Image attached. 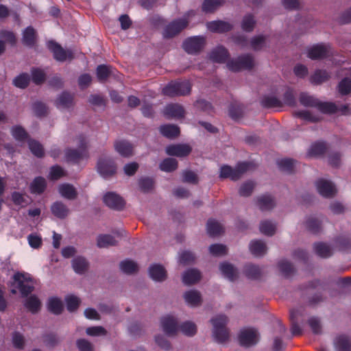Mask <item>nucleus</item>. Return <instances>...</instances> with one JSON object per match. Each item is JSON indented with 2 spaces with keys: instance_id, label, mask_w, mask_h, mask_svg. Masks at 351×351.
Segmentation results:
<instances>
[{
  "instance_id": "obj_54",
  "label": "nucleus",
  "mask_w": 351,
  "mask_h": 351,
  "mask_svg": "<svg viewBox=\"0 0 351 351\" xmlns=\"http://www.w3.org/2000/svg\"><path fill=\"white\" fill-rule=\"evenodd\" d=\"M29 147L31 152L36 156L41 157L44 154L42 145L34 140H29L28 141Z\"/></svg>"
},
{
  "instance_id": "obj_17",
  "label": "nucleus",
  "mask_w": 351,
  "mask_h": 351,
  "mask_svg": "<svg viewBox=\"0 0 351 351\" xmlns=\"http://www.w3.org/2000/svg\"><path fill=\"white\" fill-rule=\"evenodd\" d=\"M47 46L53 52L54 58L58 61L71 60L73 58L71 51L63 49L59 45L53 41H49Z\"/></svg>"
},
{
  "instance_id": "obj_23",
  "label": "nucleus",
  "mask_w": 351,
  "mask_h": 351,
  "mask_svg": "<svg viewBox=\"0 0 351 351\" xmlns=\"http://www.w3.org/2000/svg\"><path fill=\"white\" fill-rule=\"evenodd\" d=\"M55 105L60 110L69 109L73 106V96L68 93H62L56 99Z\"/></svg>"
},
{
  "instance_id": "obj_30",
  "label": "nucleus",
  "mask_w": 351,
  "mask_h": 351,
  "mask_svg": "<svg viewBox=\"0 0 351 351\" xmlns=\"http://www.w3.org/2000/svg\"><path fill=\"white\" fill-rule=\"evenodd\" d=\"M89 263L83 256H76L72 260V267L78 274H84L88 269Z\"/></svg>"
},
{
  "instance_id": "obj_60",
  "label": "nucleus",
  "mask_w": 351,
  "mask_h": 351,
  "mask_svg": "<svg viewBox=\"0 0 351 351\" xmlns=\"http://www.w3.org/2000/svg\"><path fill=\"white\" fill-rule=\"evenodd\" d=\"M295 117H298L299 118H301L303 120L315 122L319 120V118L317 116L313 115L308 110H300L295 112L294 113Z\"/></svg>"
},
{
  "instance_id": "obj_47",
  "label": "nucleus",
  "mask_w": 351,
  "mask_h": 351,
  "mask_svg": "<svg viewBox=\"0 0 351 351\" xmlns=\"http://www.w3.org/2000/svg\"><path fill=\"white\" fill-rule=\"evenodd\" d=\"M255 187V183L253 181H247L243 182L239 187V193L241 196H250Z\"/></svg>"
},
{
  "instance_id": "obj_58",
  "label": "nucleus",
  "mask_w": 351,
  "mask_h": 351,
  "mask_svg": "<svg viewBox=\"0 0 351 351\" xmlns=\"http://www.w3.org/2000/svg\"><path fill=\"white\" fill-rule=\"evenodd\" d=\"M223 0H205L203 4V10L206 12H211L220 6Z\"/></svg>"
},
{
  "instance_id": "obj_5",
  "label": "nucleus",
  "mask_w": 351,
  "mask_h": 351,
  "mask_svg": "<svg viewBox=\"0 0 351 351\" xmlns=\"http://www.w3.org/2000/svg\"><path fill=\"white\" fill-rule=\"evenodd\" d=\"M250 169V164L247 162L239 163L235 168L224 165L220 169V177L230 178L232 180L239 179L244 173Z\"/></svg>"
},
{
  "instance_id": "obj_22",
  "label": "nucleus",
  "mask_w": 351,
  "mask_h": 351,
  "mask_svg": "<svg viewBox=\"0 0 351 351\" xmlns=\"http://www.w3.org/2000/svg\"><path fill=\"white\" fill-rule=\"evenodd\" d=\"M299 312L297 311H290L289 319L291 324V332L293 336H300L302 334V330L299 326V323H303L304 319L298 317Z\"/></svg>"
},
{
  "instance_id": "obj_29",
  "label": "nucleus",
  "mask_w": 351,
  "mask_h": 351,
  "mask_svg": "<svg viewBox=\"0 0 351 351\" xmlns=\"http://www.w3.org/2000/svg\"><path fill=\"white\" fill-rule=\"evenodd\" d=\"M249 247L250 252L256 257L263 256L267 250L266 244L261 240L252 241Z\"/></svg>"
},
{
  "instance_id": "obj_40",
  "label": "nucleus",
  "mask_w": 351,
  "mask_h": 351,
  "mask_svg": "<svg viewBox=\"0 0 351 351\" xmlns=\"http://www.w3.org/2000/svg\"><path fill=\"white\" fill-rule=\"evenodd\" d=\"M314 249L316 254L322 258L329 257L332 254V247L324 243H318L315 244Z\"/></svg>"
},
{
  "instance_id": "obj_37",
  "label": "nucleus",
  "mask_w": 351,
  "mask_h": 351,
  "mask_svg": "<svg viewBox=\"0 0 351 351\" xmlns=\"http://www.w3.org/2000/svg\"><path fill=\"white\" fill-rule=\"evenodd\" d=\"M179 330L187 337H193L196 335L197 328L195 323L191 321H186L179 326Z\"/></svg>"
},
{
  "instance_id": "obj_1",
  "label": "nucleus",
  "mask_w": 351,
  "mask_h": 351,
  "mask_svg": "<svg viewBox=\"0 0 351 351\" xmlns=\"http://www.w3.org/2000/svg\"><path fill=\"white\" fill-rule=\"evenodd\" d=\"M34 289V282L28 274L16 273L12 277L11 291L16 293L18 291L23 296H26Z\"/></svg>"
},
{
  "instance_id": "obj_6",
  "label": "nucleus",
  "mask_w": 351,
  "mask_h": 351,
  "mask_svg": "<svg viewBox=\"0 0 351 351\" xmlns=\"http://www.w3.org/2000/svg\"><path fill=\"white\" fill-rule=\"evenodd\" d=\"M191 91L190 83L184 82H171L162 88V93L169 97L184 95Z\"/></svg>"
},
{
  "instance_id": "obj_18",
  "label": "nucleus",
  "mask_w": 351,
  "mask_h": 351,
  "mask_svg": "<svg viewBox=\"0 0 351 351\" xmlns=\"http://www.w3.org/2000/svg\"><path fill=\"white\" fill-rule=\"evenodd\" d=\"M104 202L107 206L115 210H121L125 205L123 199L114 192L106 193L104 195Z\"/></svg>"
},
{
  "instance_id": "obj_4",
  "label": "nucleus",
  "mask_w": 351,
  "mask_h": 351,
  "mask_svg": "<svg viewBox=\"0 0 351 351\" xmlns=\"http://www.w3.org/2000/svg\"><path fill=\"white\" fill-rule=\"evenodd\" d=\"M194 15V12H189L183 18L173 20L166 25L162 30V35L165 38H172L181 32L189 23V19Z\"/></svg>"
},
{
  "instance_id": "obj_11",
  "label": "nucleus",
  "mask_w": 351,
  "mask_h": 351,
  "mask_svg": "<svg viewBox=\"0 0 351 351\" xmlns=\"http://www.w3.org/2000/svg\"><path fill=\"white\" fill-rule=\"evenodd\" d=\"M206 43L205 38L201 36L189 38L183 43V48L188 53L195 54L199 52Z\"/></svg>"
},
{
  "instance_id": "obj_16",
  "label": "nucleus",
  "mask_w": 351,
  "mask_h": 351,
  "mask_svg": "<svg viewBox=\"0 0 351 351\" xmlns=\"http://www.w3.org/2000/svg\"><path fill=\"white\" fill-rule=\"evenodd\" d=\"M219 270L223 278L231 282L236 280L239 277L237 268L228 261L221 263L219 265Z\"/></svg>"
},
{
  "instance_id": "obj_53",
  "label": "nucleus",
  "mask_w": 351,
  "mask_h": 351,
  "mask_svg": "<svg viewBox=\"0 0 351 351\" xmlns=\"http://www.w3.org/2000/svg\"><path fill=\"white\" fill-rule=\"evenodd\" d=\"M255 23L254 16L251 14H247L244 16L242 21V29L246 32H251L254 27Z\"/></svg>"
},
{
  "instance_id": "obj_31",
  "label": "nucleus",
  "mask_w": 351,
  "mask_h": 351,
  "mask_svg": "<svg viewBox=\"0 0 351 351\" xmlns=\"http://www.w3.org/2000/svg\"><path fill=\"white\" fill-rule=\"evenodd\" d=\"M58 191L62 197L68 199H74L77 195L75 188L72 184L68 183L59 185Z\"/></svg>"
},
{
  "instance_id": "obj_10",
  "label": "nucleus",
  "mask_w": 351,
  "mask_h": 351,
  "mask_svg": "<svg viewBox=\"0 0 351 351\" xmlns=\"http://www.w3.org/2000/svg\"><path fill=\"white\" fill-rule=\"evenodd\" d=\"M97 169L102 177L106 178L115 173L116 165L110 157L104 156L99 158Z\"/></svg>"
},
{
  "instance_id": "obj_51",
  "label": "nucleus",
  "mask_w": 351,
  "mask_h": 351,
  "mask_svg": "<svg viewBox=\"0 0 351 351\" xmlns=\"http://www.w3.org/2000/svg\"><path fill=\"white\" fill-rule=\"evenodd\" d=\"M29 80L30 78L27 73H22L15 77L13 82L16 87L24 88L28 85Z\"/></svg>"
},
{
  "instance_id": "obj_13",
  "label": "nucleus",
  "mask_w": 351,
  "mask_h": 351,
  "mask_svg": "<svg viewBox=\"0 0 351 351\" xmlns=\"http://www.w3.org/2000/svg\"><path fill=\"white\" fill-rule=\"evenodd\" d=\"M324 217L322 215L307 216L302 224L305 229L313 233L319 232L323 228Z\"/></svg>"
},
{
  "instance_id": "obj_46",
  "label": "nucleus",
  "mask_w": 351,
  "mask_h": 351,
  "mask_svg": "<svg viewBox=\"0 0 351 351\" xmlns=\"http://www.w3.org/2000/svg\"><path fill=\"white\" fill-rule=\"evenodd\" d=\"M330 75L325 70H317L311 76V81L315 84H319L328 80Z\"/></svg>"
},
{
  "instance_id": "obj_57",
  "label": "nucleus",
  "mask_w": 351,
  "mask_h": 351,
  "mask_svg": "<svg viewBox=\"0 0 351 351\" xmlns=\"http://www.w3.org/2000/svg\"><path fill=\"white\" fill-rule=\"evenodd\" d=\"M209 251L213 256H219L227 253L226 247L221 244H213L209 247Z\"/></svg>"
},
{
  "instance_id": "obj_2",
  "label": "nucleus",
  "mask_w": 351,
  "mask_h": 351,
  "mask_svg": "<svg viewBox=\"0 0 351 351\" xmlns=\"http://www.w3.org/2000/svg\"><path fill=\"white\" fill-rule=\"evenodd\" d=\"M210 322L213 326V336L215 340L219 343H223L228 340L230 332L226 328L228 318L224 315H219L213 317Z\"/></svg>"
},
{
  "instance_id": "obj_43",
  "label": "nucleus",
  "mask_w": 351,
  "mask_h": 351,
  "mask_svg": "<svg viewBox=\"0 0 351 351\" xmlns=\"http://www.w3.org/2000/svg\"><path fill=\"white\" fill-rule=\"evenodd\" d=\"M337 90L341 95H347L351 93V79L345 77L342 79L337 86Z\"/></svg>"
},
{
  "instance_id": "obj_7",
  "label": "nucleus",
  "mask_w": 351,
  "mask_h": 351,
  "mask_svg": "<svg viewBox=\"0 0 351 351\" xmlns=\"http://www.w3.org/2000/svg\"><path fill=\"white\" fill-rule=\"evenodd\" d=\"M77 141L79 149H68L65 151V157L68 161L77 162L87 156V152L86 150V138L83 136H80L77 138Z\"/></svg>"
},
{
  "instance_id": "obj_56",
  "label": "nucleus",
  "mask_w": 351,
  "mask_h": 351,
  "mask_svg": "<svg viewBox=\"0 0 351 351\" xmlns=\"http://www.w3.org/2000/svg\"><path fill=\"white\" fill-rule=\"evenodd\" d=\"M308 325L315 335L322 333V326L318 317H312L308 320Z\"/></svg>"
},
{
  "instance_id": "obj_44",
  "label": "nucleus",
  "mask_w": 351,
  "mask_h": 351,
  "mask_svg": "<svg viewBox=\"0 0 351 351\" xmlns=\"http://www.w3.org/2000/svg\"><path fill=\"white\" fill-rule=\"evenodd\" d=\"M121 270L125 274H133L138 270L137 264L131 260H125L120 263Z\"/></svg>"
},
{
  "instance_id": "obj_41",
  "label": "nucleus",
  "mask_w": 351,
  "mask_h": 351,
  "mask_svg": "<svg viewBox=\"0 0 351 351\" xmlns=\"http://www.w3.org/2000/svg\"><path fill=\"white\" fill-rule=\"evenodd\" d=\"M161 134L167 138H173L177 136L180 130L179 128L174 125H164L160 128Z\"/></svg>"
},
{
  "instance_id": "obj_55",
  "label": "nucleus",
  "mask_w": 351,
  "mask_h": 351,
  "mask_svg": "<svg viewBox=\"0 0 351 351\" xmlns=\"http://www.w3.org/2000/svg\"><path fill=\"white\" fill-rule=\"evenodd\" d=\"M195 260L194 254L189 251H183L179 254L178 261L180 264L188 265Z\"/></svg>"
},
{
  "instance_id": "obj_32",
  "label": "nucleus",
  "mask_w": 351,
  "mask_h": 351,
  "mask_svg": "<svg viewBox=\"0 0 351 351\" xmlns=\"http://www.w3.org/2000/svg\"><path fill=\"white\" fill-rule=\"evenodd\" d=\"M256 205L260 209L267 210L273 208L276 204L271 196L263 195L256 198Z\"/></svg>"
},
{
  "instance_id": "obj_25",
  "label": "nucleus",
  "mask_w": 351,
  "mask_h": 351,
  "mask_svg": "<svg viewBox=\"0 0 351 351\" xmlns=\"http://www.w3.org/2000/svg\"><path fill=\"white\" fill-rule=\"evenodd\" d=\"M114 147L116 152L123 157H130L133 154V147L126 141H117Z\"/></svg>"
},
{
  "instance_id": "obj_3",
  "label": "nucleus",
  "mask_w": 351,
  "mask_h": 351,
  "mask_svg": "<svg viewBox=\"0 0 351 351\" xmlns=\"http://www.w3.org/2000/svg\"><path fill=\"white\" fill-rule=\"evenodd\" d=\"M299 100L302 105L307 107H316L319 111L324 113H332L337 110V107L334 103L321 102L305 93H302L300 95Z\"/></svg>"
},
{
  "instance_id": "obj_38",
  "label": "nucleus",
  "mask_w": 351,
  "mask_h": 351,
  "mask_svg": "<svg viewBox=\"0 0 351 351\" xmlns=\"http://www.w3.org/2000/svg\"><path fill=\"white\" fill-rule=\"evenodd\" d=\"M46 180L41 177L36 178L30 185L31 192L35 194H40L43 193L46 188Z\"/></svg>"
},
{
  "instance_id": "obj_34",
  "label": "nucleus",
  "mask_w": 351,
  "mask_h": 351,
  "mask_svg": "<svg viewBox=\"0 0 351 351\" xmlns=\"http://www.w3.org/2000/svg\"><path fill=\"white\" fill-rule=\"evenodd\" d=\"M201 278L199 271L195 269L186 270L182 275V281L185 285H192L197 282Z\"/></svg>"
},
{
  "instance_id": "obj_36",
  "label": "nucleus",
  "mask_w": 351,
  "mask_h": 351,
  "mask_svg": "<svg viewBox=\"0 0 351 351\" xmlns=\"http://www.w3.org/2000/svg\"><path fill=\"white\" fill-rule=\"evenodd\" d=\"M51 210L56 217L60 219L66 217L69 213L67 206L61 202L53 203L51 207Z\"/></svg>"
},
{
  "instance_id": "obj_33",
  "label": "nucleus",
  "mask_w": 351,
  "mask_h": 351,
  "mask_svg": "<svg viewBox=\"0 0 351 351\" xmlns=\"http://www.w3.org/2000/svg\"><path fill=\"white\" fill-rule=\"evenodd\" d=\"M243 273L250 279H258L263 274L262 269L254 264H247L243 267Z\"/></svg>"
},
{
  "instance_id": "obj_21",
  "label": "nucleus",
  "mask_w": 351,
  "mask_h": 351,
  "mask_svg": "<svg viewBox=\"0 0 351 351\" xmlns=\"http://www.w3.org/2000/svg\"><path fill=\"white\" fill-rule=\"evenodd\" d=\"M149 274L151 278L156 282H162L167 278V271L161 265L155 264L150 266Z\"/></svg>"
},
{
  "instance_id": "obj_50",
  "label": "nucleus",
  "mask_w": 351,
  "mask_h": 351,
  "mask_svg": "<svg viewBox=\"0 0 351 351\" xmlns=\"http://www.w3.org/2000/svg\"><path fill=\"white\" fill-rule=\"evenodd\" d=\"M112 73L111 68L106 65H99L97 68V77L99 81H104Z\"/></svg>"
},
{
  "instance_id": "obj_14",
  "label": "nucleus",
  "mask_w": 351,
  "mask_h": 351,
  "mask_svg": "<svg viewBox=\"0 0 351 351\" xmlns=\"http://www.w3.org/2000/svg\"><path fill=\"white\" fill-rule=\"evenodd\" d=\"M114 236L108 234H99L97 237V245L99 247H108L115 245L118 241L115 237H122L125 234L123 230H119L114 232Z\"/></svg>"
},
{
  "instance_id": "obj_15",
  "label": "nucleus",
  "mask_w": 351,
  "mask_h": 351,
  "mask_svg": "<svg viewBox=\"0 0 351 351\" xmlns=\"http://www.w3.org/2000/svg\"><path fill=\"white\" fill-rule=\"evenodd\" d=\"M316 187L319 193L326 197H332L337 193L334 184L326 179H319L316 182Z\"/></svg>"
},
{
  "instance_id": "obj_61",
  "label": "nucleus",
  "mask_w": 351,
  "mask_h": 351,
  "mask_svg": "<svg viewBox=\"0 0 351 351\" xmlns=\"http://www.w3.org/2000/svg\"><path fill=\"white\" fill-rule=\"evenodd\" d=\"M280 271L286 276L291 275L294 272L293 266L287 261H281L279 263Z\"/></svg>"
},
{
  "instance_id": "obj_48",
  "label": "nucleus",
  "mask_w": 351,
  "mask_h": 351,
  "mask_svg": "<svg viewBox=\"0 0 351 351\" xmlns=\"http://www.w3.org/2000/svg\"><path fill=\"white\" fill-rule=\"evenodd\" d=\"M326 146L323 143L313 144L308 149V154L312 157L319 156L324 153Z\"/></svg>"
},
{
  "instance_id": "obj_42",
  "label": "nucleus",
  "mask_w": 351,
  "mask_h": 351,
  "mask_svg": "<svg viewBox=\"0 0 351 351\" xmlns=\"http://www.w3.org/2000/svg\"><path fill=\"white\" fill-rule=\"evenodd\" d=\"M223 226L218 221L210 219L207 223V232L210 236H216L223 232Z\"/></svg>"
},
{
  "instance_id": "obj_8",
  "label": "nucleus",
  "mask_w": 351,
  "mask_h": 351,
  "mask_svg": "<svg viewBox=\"0 0 351 351\" xmlns=\"http://www.w3.org/2000/svg\"><path fill=\"white\" fill-rule=\"evenodd\" d=\"M254 65V59L250 55L239 56L227 62V67L232 71L250 69Z\"/></svg>"
},
{
  "instance_id": "obj_9",
  "label": "nucleus",
  "mask_w": 351,
  "mask_h": 351,
  "mask_svg": "<svg viewBox=\"0 0 351 351\" xmlns=\"http://www.w3.org/2000/svg\"><path fill=\"white\" fill-rule=\"evenodd\" d=\"M238 338L240 345L246 348L256 345L259 340L257 330L252 328L242 329Z\"/></svg>"
},
{
  "instance_id": "obj_35",
  "label": "nucleus",
  "mask_w": 351,
  "mask_h": 351,
  "mask_svg": "<svg viewBox=\"0 0 351 351\" xmlns=\"http://www.w3.org/2000/svg\"><path fill=\"white\" fill-rule=\"evenodd\" d=\"M164 113L169 117L180 118L184 116V109L178 104H169L165 108Z\"/></svg>"
},
{
  "instance_id": "obj_49",
  "label": "nucleus",
  "mask_w": 351,
  "mask_h": 351,
  "mask_svg": "<svg viewBox=\"0 0 351 351\" xmlns=\"http://www.w3.org/2000/svg\"><path fill=\"white\" fill-rule=\"evenodd\" d=\"M36 38V32L35 30L31 27H28L25 29L23 32V43L27 45H32L34 43Z\"/></svg>"
},
{
  "instance_id": "obj_45",
  "label": "nucleus",
  "mask_w": 351,
  "mask_h": 351,
  "mask_svg": "<svg viewBox=\"0 0 351 351\" xmlns=\"http://www.w3.org/2000/svg\"><path fill=\"white\" fill-rule=\"evenodd\" d=\"M178 162L177 160L174 158H168L165 159L160 164V169L165 172H171L177 169Z\"/></svg>"
},
{
  "instance_id": "obj_62",
  "label": "nucleus",
  "mask_w": 351,
  "mask_h": 351,
  "mask_svg": "<svg viewBox=\"0 0 351 351\" xmlns=\"http://www.w3.org/2000/svg\"><path fill=\"white\" fill-rule=\"evenodd\" d=\"M12 201L16 205L25 206L28 204L27 197L18 192H14L12 195Z\"/></svg>"
},
{
  "instance_id": "obj_39",
  "label": "nucleus",
  "mask_w": 351,
  "mask_h": 351,
  "mask_svg": "<svg viewBox=\"0 0 351 351\" xmlns=\"http://www.w3.org/2000/svg\"><path fill=\"white\" fill-rule=\"evenodd\" d=\"M261 233L267 236H272L276 230V224L269 220H265L261 222L259 226Z\"/></svg>"
},
{
  "instance_id": "obj_59",
  "label": "nucleus",
  "mask_w": 351,
  "mask_h": 351,
  "mask_svg": "<svg viewBox=\"0 0 351 351\" xmlns=\"http://www.w3.org/2000/svg\"><path fill=\"white\" fill-rule=\"evenodd\" d=\"M266 43V38L263 36L254 37L250 41L251 47L254 50L262 49Z\"/></svg>"
},
{
  "instance_id": "obj_24",
  "label": "nucleus",
  "mask_w": 351,
  "mask_h": 351,
  "mask_svg": "<svg viewBox=\"0 0 351 351\" xmlns=\"http://www.w3.org/2000/svg\"><path fill=\"white\" fill-rule=\"evenodd\" d=\"M329 53L328 47L324 45L313 46L308 51V56L311 59H320L326 57Z\"/></svg>"
},
{
  "instance_id": "obj_19",
  "label": "nucleus",
  "mask_w": 351,
  "mask_h": 351,
  "mask_svg": "<svg viewBox=\"0 0 351 351\" xmlns=\"http://www.w3.org/2000/svg\"><path fill=\"white\" fill-rule=\"evenodd\" d=\"M191 148L185 144L172 145L166 147V153L169 156L184 157L189 154Z\"/></svg>"
},
{
  "instance_id": "obj_12",
  "label": "nucleus",
  "mask_w": 351,
  "mask_h": 351,
  "mask_svg": "<svg viewBox=\"0 0 351 351\" xmlns=\"http://www.w3.org/2000/svg\"><path fill=\"white\" fill-rule=\"evenodd\" d=\"M160 325L165 334L169 337H174L179 331V324L176 317L171 315L163 316L160 318Z\"/></svg>"
},
{
  "instance_id": "obj_26",
  "label": "nucleus",
  "mask_w": 351,
  "mask_h": 351,
  "mask_svg": "<svg viewBox=\"0 0 351 351\" xmlns=\"http://www.w3.org/2000/svg\"><path fill=\"white\" fill-rule=\"evenodd\" d=\"M208 30L216 33H223L230 31L232 26L229 23L222 21H214L206 24Z\"/></svg>"
},
{
  "instance_id": "obj_28",
  "label": "nucleus",
  "mask_w": 351,
  "mask_h": 351,
  "mask_svg": "<svg viewBox=\"0 0 351 351\" xmlns=\"http://www.w3.org/2000/svg\"><path fill=\"white\" fill-rule=\"evenodd\" d=\"M183 298L185 302L189 305L200 306L202 305V295L197 290H189L183 294Z\"/></svg>"
},
{
  "instance_id": "obj_63",
  "label": "nucleus",
  "mask_w": 351,
  "mask_h": 351,
  "mask_svg": "<svg viewBox=\"0 0 351 351\" xmlns=\"http://www.w3.org/2000/svg\"><path fill=\"white\" fill-rule=\"evenodd\" d=\"M12 343L15 348L23 349L25 345L23 336L19 332H14L12 334Z\"/></svg>"
},
{
  "instance_id": "obj_20",
  "label": "nucleus",
  "mask_w": 351,
  "mask_h": 351,
  "mask_svg": "<svg viewBox=\"0 0 351 351\" xmlns=\"http://www.w3.org/2000/svg\"><path fill=\"white\" fill-rule=\"evenodd\" d=\"M335 351H351V340L346 335H339L333 341Z\"/></svg>"
},
{
  "instance_id": "obj_52",
  "label": "nucleus",
  "mask_w": 351,
  "mask_h": 351,
  "mask_svg": "<svg viewBox=\"0 0 351 351\" xmlns=\"http://www.w3.org/2000/svg\"><path fill=\"white\" fill-rule=\"evenodd\" d=\"M11 132L13 137L19 141H23L27 137L26 132L21 126H14L11 130Z\"/></svg>"
},
{
  "instance_id": "obj_27",
  "label": "nucleus",
  "mask_w": 351,
  "mask_h": 351,
  "mask_svg": "<svg viewBox=\"0 0 351 351\" xmlns=\"http://www.w3.org/2000/svg\"><path fill=\"white\" fill-rule=\"evenodd\" d=\"M228 57V52L227 49L222 46H218L213 49L209 54V58L212 61L218 63L224 62Z\"/></svg>"
},
{
  "instance_id": "obj_64",
  "label": "nucleus",
  "mask_w": 351,
  "mask_h": 351,
  "mask_svg": "<svg viewBox=\"0 0 351 351\" xmlns=\"http://www.w3.org/2000/svg\"><path fill=\"white\" fill-rule=\"evenodd\" d=\"M155 341L159 347L165 350H169L171 348V343L163 335H156L155 337Z\"/></svg>"
}]
</instances>
